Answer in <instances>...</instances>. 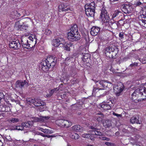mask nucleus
Returning <instances> with one entry per match:
<instances>
[{
    "instance_id": "nucleus-1",
    "label": "nucleus",
    "mask_w": 146,
    "mask_h": 146,
    "mask_svg": "<svg viewBox=\"0 0 146 146\" xmlns=\"http://www.w3.org/2000/svg\"><path fill=\"white\" fill-rule=\"evenodd\" d=\"M131 100L137 102L146 98V88L140 87L135 90L131 96Z\"/></svg>"
},
{
    "instance_id": "nucleus-2",
    "label": "nucleus",
    "mask_w": 146,
    "mask_h": 146,
    "mask_svg": "<svg viewBox=\"0 0 146 146\" xmlns=\"http://www.w3.org/2000/svg\"><path fill=\"white\" fill-rule=\"evenodd\" d=\"M21 39L23 47L27 49L32 48L36 43L35 41H34L33 38L32 36L22 37Z\"/></svg>"
},
{
    "instance_id": "nucleus-3",
    "label": "nucleus",
    "mask_w": 146,
    "mask_h": 146,
    "mask_svg": "<svg viewBox=\"0 0 146 146\" xmlns=\"http://www.w3.org/2000/svg\"><path fill=\"white\" fill-rule=\"evenodd\" d=\"M118 51V48L117 47L114 46H109L105 48L104 52L106 56L108 58H115Z\"/></svg>"
},
{
    "instance_id": "nucleus-4",
    "label": "nucleus",
    "mask_w": 146,
    "mask_h": 146,
    "mask_svg": "<svg viewBox=\"0 0 146 146\" xmlns=\"http://www.w3.org/2000/svg\"><path fill=\"white\" fill-rule=\"evenodd\" d=\"M56 64L55 62L52 58L47 59L45 61L41 63V68L45 72L48 70L50 68H53Z\"/></svg>"
},
{
    "instance_id": "nucleus-5",
    "label": "nucleus",
    "mask_w": 146,
    "mask_h": 146,
    "mask_svg": "<svg viewBox=\"0 0 146 146\" xmlns=\"http://www.w3.org/2000/svg\"><path fill=\"white\" fill-rule=\"evenodd\" d=\"M100 17L102 21H104V23H106V24L108 27L110 26L109 21L110 20V18L107 11L104 8H103L101 10Z\"/></svg>"
},
{
    "instance_id": "nucleus-6",
    "label": "nucleus",
    "mask_w": 146,
    "mask_h": 146,
    "mask_svg": "<svg viewBox=\"0 0 146 146\" xmlns=\"http://www.w3.org/2000/svg\"><path fill=\"white\" fill-rule=\"evenodd\" d=\"M80 36L79 34L72 33L71 32H68V39L72 42L78 40L80 39Z\"/></svg>"
},
{
    "instance_id": "nucleus-7",
    "label": "nucleus",
    "mask_w": 146,
    "mask_h": 146,
    "mask_svg": "<svg viewBox=\"0 0 146 146\" xmlns=\"http://www.w3.org/2000/svg\"><path fill=\"white\" fill-rule=\"evenodd\" d=\"M123 89V85L121 82L114 87L113 90L117 96L120 95Z\"/></svg>"
},
{
    "instance_id": "nucleus-8",
    "label": "nucleus",
    "mask_w": 146,
    "mask_h": 146,
    "mask_svg": "<svg viewBox=\"0 0 146 146\" xmlns=\"http://www.w3.org/2000/svg\"><path fill=\"white\" fill-rule=\"evenodd\" d=\"M15 84L16 88L19 89H21L24 86L27 87L28 86V83L25 80H18Z\"/></svg>"
},
{
    "instance_id": "nucleus-9",
    "label": "nucleus",
    "mask_w": 146,
    "mask_h": 146,
    "mask_svg": "<svg viewBox=\"0 0 146 146\" xmlns=\"http://www.w3.org/2000/svg\"><path fill=\"white\" fill-rule=\"evenodd\" d=\"M58 8L59 11L60 12L61 11L67 12L69 10H70L68 4L66 3H61L59 5Z\"/></svg>"
},
{
    "instance_id": "nucleus-10",
    "label": "nucleus",
    "mask_w": 146,
    "mask_h": 146,
    "mask_svg": "<svg viewBox=\"0 0 146 146\" xmlns=\"http://www.w3.org/2000/svg\"><path fill=\"white\" fill-rule=\"evenodd\" d=\"M9 46L10 48L17 50L20 47L21 44L18 40H14L10 41Z\"/></svg>"
},
{
    "instance_id": "nucleus-11",
    "label": "nucleus",
    "mask_w": 146,
    "mask_h": 146,
    "mask_svg": "<svg viewBox=\"0 0 146 146\" xmlns=\"http://www.w3.org/2000/svg\"><path fill=\"white\" fill-rule=\"evenodd\" d=\"M122 11L125 13H131L133 10L132 6L130 4H124L122 6Z\"/></svg>"
},
{
    "instance_id": "nucleus-12",
    "label": "nucleus",
    "mask_w": 146,
    "mask_h": 146,
    "mask_svg": "<svg viewBox=\"0 0 146 146\" xmlns=\"http://www.w3.org/2000/svg\"><path fill=\"white\" fill-rule=\"evenodd\" d=\"M81 59L83 63L86 64L89 62L90 57V54L88 53H82L81 54Z\"/></svg>"
},
{
    "instance_id": "nucleus-13",
    "label": "nucleus",
    "mask_w": 146,
    "mask_h": 146,
    "mask_svg": "<svg viewBox=\"0 0 146 146\" xmlns=\"http://www.w3.org/2000/svg\"><path fill=\"white\" fill-rule=\"evenodd\" d=\"M53 45L56 47H58L60 44H63L65 43L64 40L61 38H59L53 40Z\"/></svg>"
},
{
    "instance_id": "nucleus-14",
    "label": "nucleus",
    "mask_w": 146,
    "mask_h": 146,
    "mask_svg": "<svg viewBox=\"0 0 146 146\" xmlns=\"http://www.w3.org/2000/svg\"><path fill=\"white\" fill-rule=\"evenodd\" d=\"M111 104H110V103H107L105 101L99 105V107L102 108L105 110H109L111 108L112 106Z\"/></svg>"
},
{
    "instance_id": "nucleus-15",
    "label": "nucleus",
    "mask_w": 146,
    "mask_h": 146,
    "mask_svg": "<svg viewBox=\"0 0 146 146\" xmlns=\"http://www.w3.org/2000/svg\"><path fill=\"white\" fill-rule=\"evenodd\" d=\"M100 28L96 26H93L91 29L90 34L94 36L96 35L100 31Z\"/></svg>"
},
{
    "instance_id": "nucleus-16",
    "label": "nucleus",
    "mask_w": 146,
    "mask_h": 146,
    "mask_svg": "<svg viewBox=\"0 0 146 146\" xmlns=\"http://www.w3.org/2000/svg\"><path fill=\"white\" fill-rule=\"evenodd\" d=\"M85 9H89L95 12V3L94 2H92L89 4H86L85 6Z\"/></svg>"
},
{
    "instance_id": "nucleus-17",
    "label": "nucleus",
    "mask_w": 146,
    "mask_h": 146,
    "mask_svg": "<svg viewBox=\"0 0 146 146\" xmlns=\"http://www.w3.org/2000/svg\"><path fill=\"white\" fill-rule=\"evenodd\" d=\"M49 118V116L42 117H40V118L35 117L33 118V120L31 121L33 122H36L39 121L43 122L45 120Z\"/></svg>"
},
{
    "instance_id": "nucleus-18",
    "label": "nucleus",
    "mask_w": 146,
    "mask_h": 146,
    "mask_svg": "<svg viewBox=\"0 0 146 146\" xmlns=\"http://www.w3.org/2000/svg\"><path fill=\"white\" fill-rule=\"evenodd\" d=\"M139 119V118L138 116L137 117H135L134 116L131 119L130 122L132 124L136 123L140 124L141 123V121Z\"/></svg>"
},
{
    "instance_id": "nucleus-19",
    "label": "nucleus",
    "mask_w": 146,
    "mask_h": 146,
    "mask_svg": "<svg viewBox=\"0 0 146 146\" xmlns=\"http://www.w3.org/2000/svg\"><path fill=\"white\" fill-rule=\"evenodd\" d=\"M21 16V14L16 11H14L10 14V16L13 19H19Z\"/></svg>"
},
{
    "instance_id": "nucleus-20",
    "label": "nucleus",
    "mask_w": 146,
    "mask_h": 146,
    "mask_svg": "<svg viewBox=\"0 0 146 146\" xmlns=\"http://www.w3.org/2000/svg\"><path fill=\"white\" fill-rule=\"evenodd\" d=\"M111 121L109 119H106L103 123V124L105 128L109 127L112 126Z\"/></svg>"
},
{
    "instance_id": "nucleus-21",
    "label": "nucleus",
    "mask_w": 146,
    "mask_h": 146,
    "mask_svg": "<svg viewBox=\"0 0 146 146\" xmlns=\"http://www.w3.org/2000/svg\"><path fill=\"white\" fill-rule=\"evenodd\" d=\"M72 129L75 131H79L82 132L83 130V128L79 125H76L73 126L72 127Z\"/></svg>"
},
{
    "instance_id": "nucleus-22",
    "label": "nucleus",
    "mask_w": 146,
    "mask_h": 146,
    "mask_svg": "<svg viewBox=\"0 0 146 146\" xmlns=\"http://www.w3.org/2000/svg\"><path fill=\"white\" fill-rule=\"evenodd\" d=\"M85 13L88 17H94L95 12L88 9H85Z\"/></svg>"
},
{
    "instance_id": "nucleus-23",
    "label": "nucleus",
    "mask_w": 146,
    "mask_h": 146,
    "mask_svg": "<svg viewBox=\"0 0 146 146\" xmlns=\"http://www.w3.org/2000/svg\"><path fill=\"white\" fill-rule=\"evenodd\" d=\"M69 32H71L72 33H76L79 34L78 32V28L77 25L76 24L72 26L71 30Z\"/></svg>"
},
{
    "instance_id": "nucleus-24",
    "label": "nucleus",
    "mask_w": 146,
    "mask_h": 146,
    "mask_svg": "<svg viewBox=\"0 0 146 146\" xmlns=\"http://www.w3.org/2000/svg\"><path fill=\"white\" fill-rule=\"evenodd\" d=\"M10 109L9 107L6 106L1 105L0 106V112L2 111L7 112L9 111Z\"/></svg>"
},
{
    "instance_id": "nucleus-25",
    "label": "nucleus",
    "mask_w": 146,
    "mask_h": 146,
    "mask_svg": "<svg viewBox=\"0 0 146 146\" xmlns=\"http://www.w3.org/2000/svg\"><path fill=\"white\" fill-rule=\"evenodd\" d=\"M62 45L65 50L68 51H70V47L72 46V44L70 42L64 43Z\"/></svg>"
},
{
    "instance_id": "nucleus-26",
    "label": "nucleus",
    "mask_w": 146,
    "mask_h": 146,
    "mask_svg": "<svg viewBox=\"0 0 146 146\" xmlns=\"http://www.w3.org/2000/svg\"><path fill=\"white\" fill-rule=\"evenodd\" d=\"M141 19H139V22L141 25L146 28V17H142Z\"/></svg>"
},
{
    "instance_id": "nucleus-27",
    "label": "nucleus",
    "mask_w": 146,
    "mask_h": 146,
    "mask_svg": "<svg viewBox=\"0 0 146 146\" xmlns=\"http://www.w3.org/2000/svg\"><path fill=\"white\" fill-rule=\"evenodd\" d=\"M33 125V123L31 121H28L21 123V125L23 126L24 127L26 128L32 126Z\"/></svg>"
},
{
    "instance_id": "nucleus-28",
    "label": "nucleus",
    "mask_w": 146,
    "mask_h": 146,
    "mask_svg": "<svg viewBox=\"0 0 146 146\" xmlns=\"http://www.w3.org/2000/svg\"><path fill=\"white\" fill-rule=\"evenodd\" d=\"M65 119H61L57 120L56 121V124L61 127H64V122Z\"/></svg>"
},
{
    "instance_id": "nucleus-29",
    "label": "nucleus",
    "mask_w": 146,
    "mask_h": 146,
    "mask_svg": "<svg viewBox=\"0 0 146 146\" xmlns=\"http://www.w3.org/2000/svg\"><path fill=\"white\" fill-rule=\"evenodd\" d=\"M35 100L36 102L35 103L34 105L36 106H39L42 105L44 106L45 104L44 102L40 100Z\"/></svg>"
},
{
    "instance_id": "nucleus-30",
    "label": "nucleus",
    "mask_w": 146,
    "mask_h": 146,
    "mask_svg": "<svg viewBox=\"0 0 146 146\" xmlns=\"http://www.w3.org/2000/svg\"><path fill=\"white\" fill-rule=\"evenodd\" d=\"M91 134L93 135H97L101 136L103 135V133L98 130H91L90 131Z\"/></svg>"
},
{
    "instance_id": "nucleus-31",
    "label": "nucleus",
    "mask_w": 146,
    "mask_h": 146,
    "mask_svg": "<svg viewBox=\"0 0 146 146\" xmlns=\"http://www.w3.org/2000/svg\"><path fill=\"white\" fill-rule=\"evenodd\" d=\"M122 13L118 11H115L112 15V18L113 19L117 17H120L122 15Z\"/></svg>"
},
{
    "instance_id": "nucleus-32",
    "label": "nucleus",
    "mask_w": 146,
    "mask_h": 146,
    "mask_svg": "<svg viewBox=\"0 0 146 146\" xmlns=\"http://www.w3.org/2000/svg\"><path fill=\"white\" fill-rule=\"evenodd\" d=\"M106 101L105 102L107 103H110V102L111 104H113V98L111 97V96L108 95L106 96Z\"/></svg>"
},
{
    "instance_id": "nucleus-33",
    "label": "nucleus",
    "mask_w": 146,
    "mask_h": 146,
    "mask_svg": "<svg viewBox=\"0 0 146 146\" xmlns=\"http://www.w3.org/2000/svg\"><path fill=\"white\" fill-rule=\"evenodd\" d=\"M108 83V82L104 80L100 81L99 82L100 85H101L104 88L107 87Z\"/></svg>"
},
{
    "instance_id": "nucleus-34",
    "label": "nucleus",
    "mask_w": 146,
    "mask_h": 146,
    "mask_svg": "<svg viewBox=\"0 0 146 146\" xmlns=\"http://www.w3.org/2000/svg\"><path fill=\"white\" fill-rule=\"evenodd\" d=\"M72 125L71 122L67 120H65L64 122V127H66L70 126Z\"/></svg>"
},
{
    "instance_id": "nucleus-35",
    "label": "nucleus",
    "mask_w": 146,
    "mask_h": 146,
    "mask_svg": "<svg viewBox=\"0 0 146 146\" xmlns=\"http://www.w3.org/2000/svg\"><path fill=\"white\" fill-rule=\"evenodd\" d=\"M25 23H24L23 22V20H21L16 22L15 23V25L16 26H17L19 29L20 28V27H21V26L24 25Z\"/></svg>"
},
{
    "instance_id": "nucleus-36",
    "label": "nucleus",
    "mask_w": 146,
    "mask_h": 146,
    "mask_svg": "<svg viewBox=\"0 0 146 146\" xmlns=\"http://www.w3.org/2000/svg\"><path fill=\"white\" fill-rule=\"evenodd\" d=\"M24 127L21 125H17L14 126L13 127V130H23L24 129Z\"/></svg>"
},
{
    "instance_id": "nucleus-37",
    "label": "nucleus",
    "mask_w": 146,
    "mask_h": 146,
    "mask_svg": "<svg viewBox=\"0 0 146 146\" xmlns=\"http://www.w3.org/2000/svg\"><path fill=\"white\" fill-rule=\"evenodd\" d=\"M100 114H101V116L97 117H96V120L98 122H101L102 121L103 119L104 118V115L103 113H100Z\"/></svg>"
},
{
    "instance_id": "nucleus-38",
    "label": "nucleus",
    "mask_w": 146,
    "mask_h": 146,
    "mask_svg": "<svg viewBox=\"0 0 146 146\" xmlns=\"http://www.w3.org/2000/svg\"><path fill=\"white\" fill-rule=\"evenodd\" d=\"M28 27V26L27 25H26L25 23L24 24V25H22L21 26V27H20V28L19 29L20 30L24 31H25L27 29Z\"/></svg>"
},
{
    "instance_id": "nucleus-39",
    "label": "nucleus",
    "mask_w": 146,
    "mask_h": 146,
    "mask_svg": "<svg viewBox=\"0 0 146 146\" xmlns=\"http://www.w3.org/2000/svg\"><path fill=\"white\" fill-rule=\"evenodd\" d=\"M19 119L17 118H12L9 119L8 121L9 123H16L19 121Z\"/></svg>"
},
{
    "instance_id": "nucleus-40",
    "label": "nucleus",
    "mask_w": 146,
    "mask_h": 146,
    "mask_svg": "<svg viewBox=\"0 0 146 146\" xmlns=\"http://www.w3.org/2000/svg\"><path fill=\"white\" fill-rule=\"evenodd\" d=\"M79 135L76 133H73L71 135V137L72 138L74 139H77L79 138Z\"/></svg>"
},
{
    "instance_id": "nucleus-41",
    "label": "nucleus",
    "mask_w": 146,
    "mask_h": 146,
    "mask_svg": "<svg viewBox=\"0 0 146 146\" xmlns=\"http://www.w3.org/2000/svg\"><path fill=\"white\" fill-rule=\"evenodd\" d=\"M120 23H113L112 24V28L113 29H117Z\"/></svg>"
},
{
    "instance_id": "nucleus-42",
    "label": "nucleus",
    "mask_w": 146,
    "mask_h": 146,
    "mask_svg": "<svg viewBox=\"0 0 146 146\" xmlns=\"http://www.w3.org/2000/svg\"><path fill=\"white\" fill-rule=\"evenodd\" d=\"M27 101L28 102H29L31 104H33L34 105L36 100L35 99H32L31 98H28L27 99Z\"/></svg>"
},
{
    "instance_id": "nucleus-43",
    "label": "nucleus",
    "mask_w": 146,
    "mask_h": 146,
    "mask_svg": "<svg viewBox=\"0 0 146 146\" xmlns=\"http://www.w3.org/2000/svg\"><path fill=\"white\" fill-rule=\"evenodd\" d=\"M91 136V134L89 133L84 134L82 135V137L86 138H89Z\"/></svg>"
},
{
    "instance_id": "nucleus-44",
    "label": "nucleus",
    "mask_w": 146,
    "mask_h": 146,
    "mask_svg": "<svg viewBox=\"0 0 146 146\" xmlns=\"http://www.w3.org/2000/svg\"><path fill=\"white\" fill-rule=\"evenodd\" d=\"M59 89L57 88H54V89L51 90L49 92V93L52 95L56 91H58Z\"/></svg>"
},
{
    "instance_id": "nucleus-45",
    "label": "nucleus",
    "mask_w": 146,
    "mask_h": 146,
    "mask_svg": "<svg viewBox=\"0 0 146 146\" xmlns=\"http://www.w3.org/2000/svg\"><path fill=\"white\" fill-rule=\"evenodd\" d=\"M146 17V7L143 9L142 14L141 17Z\"/></svg>"
},
{
    "instance_id": "nucleus-46",
    "label": "nucleus",
    "mask_w": 146,
    "mask_h": 146,
    "mask_svg": "<svg viewBox=\"0 0 146 146\" xmlns=\"http://www.w3.org/2000/svg\"><path fill=\"white\" fill-rule=\"evenodd\" d=\"M51 31L49 29H46L45 30V34L47 35H49L51 34Z\"/></svg>"
},
{
    "instance_id": "nucleus-47",
    "label": "nucleus",
    "mask_w": 146,
    "mask_h": 146,
    "mask_svg": "<svg viewBox=\"0 0 146 146\" xmlns=\"http://www.w3.org/2000/svg\"><path fill=\"white\" fill-rule=\"evenodd\" d=\"M105 144L108 146H115V145L114 143H112L110 142H106L105 143Z\"/></svg>"
},
{
    "instance_id": "nucleus-48",
    "label": "nucleus",
    "mask_w": 146,
    "mask_h": 146,
    "mask_svg": "<svg viewBox=\"0 0 146 146\" xmlns=\"http://www.w3.org/2000/svg\"><path fill=\"white\" fill-rule=\"evenodd\" d=\"M5 96L2 92H0V103L1 102V100L4 99Z\"/></svg>"
},
{
    "instance_id": "nucleus-49",
    "label": "nucleus",
    "mask_w": 146,
    "mask_h": 146,
    "mask_svg": "<svg viewBox=\"0 0 146 146\" xmlns=\"http://www.w3.org/2000/svg\"><path fill=\"white\" fill-rule=\"evenodd\" d=\"M72 106L76 108H79L80 107L81 105L80 104V103H77L74 104H73Z\"/></svg>"
},
{
    "instance_id": "nucleus-50",
    "label": "nucleus",
    "mask_w": 146,
    "mask_h": 146,
    "mask_svg": "<svg viewBox=\"0 0 146 146\" xmlns=\"http://www.w3.org/2000/svg\"><path fill=\"white\" fill-rule=\"evenodd\" d=\"M138 65V63H137L136 62H134L133 63L131 64L130 66H129L130 67H135L136 66H137Z\"/></svg>"
},
{
    "instance_id": "nucleus-51",
    "label": "nucleus",
    "mask_w": 146,
    "mask_h": 146,
    "mask_svg": "<svg viewBox=\"0 0 146 146\" xmlns=\"http://www.w3.org/2000/svg\"><path fill=\"white\" fill-rule=\"evenodd\" d=\"M134 4L136 6H139L142 5V3L139 1L135 2Z\"/></svg>"
},
{
    "instance_id": "nucleus-52",
    "label": "nucleus",
    "mask_w": 146,
    "mask_h": 146,
    "mask_svg": "<svg viewBox=\"0 0 146 146\" xmlns=\"http://www.w3.org/2000/svg\"><path fill=\"white\" fill-rule=\"evenodd\" d=\"M113 115L116 116L117 117H121V115L115 113H113Z\"/></svg>"
},
{
    "instance_id": "nucleus-53",
    "label": "nucleus",
    "mask_w": 146,
    "mask_h": 146,
    "mask_svg": "<svg viewBox=\"0 0 146 146\" xmlns=\"http://www.w3.org/2000/svg\"><path fill=\"white\" fill-rule=\"evenodd\" d=\"M90 128L92 130H98V129L93 126H91Z\"/></svg>"
},
{
    "instance_id": "nucleus-54",
    "label": "nucleus",
    "mask_w": 146,
    "mask_h": 146,
    "mask_svg": "<svg viewBox=\"0 0 146 146\" xmlns=\"http://www.w3.org/2000/svg\"><path fill=\"white\" fill-rule=\"evenodd\" d=\"M48 130H49L48 129H44V131H43V132L46 134L48 133Z\"/></svg>"
},
{
    "instance_id": "nucleus-55",
    "label": "nucleus",
    "mask_w": 146,
    "mask_h": 146,
    "mask_svg": "<svg viewBox=\"0 0 146 146\" xmlns=\"http://www.w3.org/2000/svg\"><path fill=\"white\" fill-rule=\"evenodd\" d=\"M123 33H120L119 34V36L120 38H123Z\"/></svg>"
},
{
    "instance_id": "nucleus-56",
    "label": "nucleus",
    "mask_w": 146,
    "mask_h": 146,
    "mask_svg": "<svg viewBox=\"0 0 146 146\" xmlns=\"http://www.w3.org/2000/svg\"><path fill=\"white\" fill-rule=\"evenodd\" d=\"M106 137H99V138L102 140H105Z\"/></svg>"
},
{
    "instance_id": "nucleus-57",
    "label": "nucleus",
    "mask_w": 146,
    "mask_h": 146,
    "mask_svg": "<svg viewBox=\"0 0 146 146\" xmlns=\"http://www.w3.org/2000/svg\"><path fill=\"white\" fill-rule=\"evenodd\" d=\"M33 36V38L34 39V41H35V42H36V35H34V36H33Z\"/></svg>"
},
{
    "instance_id": "nucleus-58",
    "label": "nucleus",
    "mask_w": 146,
    "mask_h": 146,
    "mask_svg": "<svg viewBox=\"0 0 146 146\" xmlns=\"http://www.w3.org/2000/svg\"><path fill=\"white\" fill-rule=\"evenodd\" d=\"M39 135H41L42 137H45V135L43 134V133H39Z\"/></svg>"
},
{
    "instance_id": "nucleus-59",
    "label": "nucleus",
    "mask_w": 146,
    "mask_h": 146,
    "mask_svg": "<svg viewBox=\"0 0 146 146\" xmlns=\"http://www.w3.org/2000/svg\"><path fill=\"white\" fill-rule=\"evenodd\" d=\"M38 129L39 130L43 132L44 129L42 128L39 127L38 128Z\"/></svg>"
},
{
    "instance_id": "nucleus-60",
    "label": "nucleus",
    "mask_w": 146,
    "mask_h": 146,
    "mask_svg": "<svg viewBox=\"0 0 146 146\" xmlns=\"http://www.w3.org/2000/svg\"><path fill=\"white\" fill-rule=\"evenodd\" d=\"M90 139L92 141H94V137H92L91 136L90 137Z\"/></svg>"
},
{
    "instance_id": "nucleus-61",
    "label": "nucleus",
    "mask_w": 146,
    "mask_h": 146,
    "mask_svg": "<svg viewBox=\"0 0 146 146\" xmlns=\"http://www.w3.org/2000/svg\"><path fill=\"white\" fill-rule=\"evenodd\" d=\"M52 136L49 135H45V137H47L48 138H50L51 137H52Z\"/></svg>"
},
{
    "instance_id": "nucleus-62",
    "label": "nucleus",
    "mask_w": 146,
    "mask_h": 146,
    "mask_svg": "<svg viewBox=\"0 0 146 146\" xmlns=\"http://www.w3.org/2000/svg\"><path fill=\"white\" fill-rule=\"evenodd\" d=\"M52 96V95L49 93V94H47L46 95V96L47 97H50L51 96Z\"/></svg>"
},
{
    "instance_id": "nucleus-63",
    "label": "nucleus",
    "mask_w": 146,
    "mask_h": 146,
    "mask_svg": "<svg viewBox=\"0 0 146 146\" xmlns=\"http://www.w3.org/2000/svg\"><path fill=\"white\" fill-rule=\"evenodd\" d=\"M7 0H1V1L2 3H4L6 2Z\"/></svg>"
},
{
    "instance_id": "nucleus-64",
    "label": "nucleus",
    "mask_w": 146,
    "mask_h": 146,
    "mask_svg": "<svg viewBox=\"0 0 146 146\" xmlns=\"http://www.w3.org/2000/svg\"><path fill=\"white\" fill-rule=\"evenodd\" d=\"M110 140V138H108L106 137L105 138V140L107 141H109Z\"/></svg>"
}]
</instances>
